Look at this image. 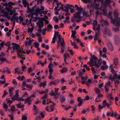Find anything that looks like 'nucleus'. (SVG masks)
Segmentation results:
<instances>
[{
    "label": "nucleus",
    "instance_id": "4c0bfd02",
    "mask_svg": "<svg viewBox=\"0 0 120 120\" xmlns=\"http://www.w3.org/2000/svg\"><path fill=\"white\" fill-rule=\"evenodd\" d=\"M72 34L71 36V37H73L75 36L76 31L75 30H71Z\"/></svg>",
    "mask_w": 120,
    "mask_h": 120
},
{
    "label": "nucleus",
    "instance_id": "a878e982",
    "mask_svg": "<svg viewBox=\"0 0 120 120\" xmlns=\"http://www.w3.org/2000/svg\"><path fill=\"white\" fill-rule=\"evenodd\" d=\"M81 0L83 1L86 4L89 3V4H92V1L91 0Z\"/></svg>",
    "mask_w": 120,
    "mask_h": 120
},
{
    "label": "nucleus",
    "instance_id": "774afa93",
    "mask_svg": "<svg viewBox=\"0 0 120 120\" xmlns=\"http://www.w3.org/2000/svg\"><path fill=\"white\" fill-rule=\"evenodd\" d=\"M22 120H26L27 119V117L26 116L23 115L22 116Z\"/></svg>",
    "mask_w": 120,
    "mask_h": 120
},
{
    "label": "nucleus",
    "instance_id": "6ab92c4d",
    "mask_svg": "<svg viewBox=\"0 0 120 120\" xmlns=\"http://www.w3.org/2000/svg\"><path fill=\"white\" fill-rule=\"evenodd\" d=\"M107 46L109 50H112L113 49V47L112 44L110 42H108L107 44Z\"/></svg>",
    "mask_w": 120,
    "mask_h": 120
},
{
    "label": "nucleus",
    "instance_id": "9b49d317",
    "mask_svg": "<svg viewBox=\"0 0 120 120\" xmlns=\"http://www.w3.org/2000/svg\"><path fill=\"white\" fill-rule=\"evenodd\" d=\"M99 53L100 56L101 57H102L104 58L105 60H108L106 56L105 55V53H103V52L101 50H100L99 51Z\"/></svg>",
    "mask_w": 120,
    "mask_h": 120
},
{
    "label": "nucleus",
    "instance_id": "7c9ffc66",
    "mask_svg": "<svg viewBox=\"0 0 120 120\" xmlns=\"http://www.w3.org/2000/svg\"><path fill=\"white\" fill-rule=\"evenodd\" d=\"M60 6V7L59 8V9L57 10V11H60V10H61L62 11H64V6H65L61 4Z\"/></svg>",
    "mask_w": 120,
    "mask_h": 120
},
{
    "label": "nucleus",
    "instance_id": "2eb2a0df",
    "mask_svg": "<svg viewBox=\"0 0 120 120\" xmlns=\"http://www.w3.org/2000/svg\"><path fill=\"white\" fill-rule=\"evenodd\" d=\"M37 25L40 28L43 27V22L42 21H40L37 23Z\"/></svg>",
    "mask_w": 120,
    "mask_h": 120
},
{
    "label": "nucleus",
    "instance_id": "f8f14e48",
    "mask_svg": "<svg viewBox=\"0 0 120 120\" xmlns=\"http://www.w3.org/2000/svg\"><path fill=\"white\" fill-rule=\"evenodd\" d=\"M114 64L112 65H111L109 66V68L110 69V71L113 74H116V72L114 70L113 68H115V67L114 66Z\"/></svg>",
    "mask_w": 120,
    "mask_h": 120
},
{
    "label": "nucleus",
    "instance_id": "dca6fc26",
    "mask_svg": "<svg viewBox=\"0 0 120 120\" xmlns=\"http://www.w3.org/2000/svg\"><path fill=\"white\" fill-rule=\"evenodd\" d=\"M114 81V86L115 87V88L116 89L118 88V85L120 84V81L118 79L115 80Z\"/></svg>",
    "mask_w": 120,
    "mask_h": 120
},
{
    "label": "nucleus",
    "instance_id": "72a5a7b5",
    "mask_svg": "<svg viewBox=\"0 0 120 120\" xmlns=\"http://www.w3.org/2000/svg\"><path fill=\"white\" fill-rule=\"evenodd\" d=\"M0 60L1 62L4 63L5 62L7 61L8 60L4 57H2L0 58Z\"/></svg>",
    "mask_w": 120,
    "mask_h": 120
},
{
    "label": "nucleus",
    "instance_id": "3c124183",
    "mask_svg": "<svg viewBox=\"0 0 120 120\" xmlns=\"http://www.w3.org/2000/svg\"><path fill=\"white\" fill-rule=\"evenodd\" d=\"M55 105V103H53L52 105L50 106V108L51 109V110H49V111H50V112H52L54 110V109H53L52 107L54 106Z\"/></svg>",
    "mask_w": 120,
    "mask_h": 120
},
{
    "label": "nucleus",
    "instance_id": "864d4df0",
    "mask_svg": "<svg viewBox=\"0 0 120 120\" xmlns=\"http://www.w3.org/2000/svg\"><path fill=\"white\" fill-rule=\"evenodd\" d=\"M17 106L18 108H23L24 106V105L23 104H18L16 105Z\"/></svg>",
    "mask_w": 120,
    "mask_h": 120
},
{
    "label": "nucleus",
    "instance_id": "338daca9",
    "mask_svg": "<svg viewBox=\"0 0 120 120\" xmlns=\"http://www.w3.org/2000/svg\"><path fill=\"white\" fill-rule=\"evenodd\" d=\"M102 11L104 15L105 16L107 14V10L105 9H104L102 10Z\"/></svg>",
    "mask_w": 120,
    "mask_h": 120
},
{
    "label": "nucleus",
    "instance_id": "9d476101",
    "mask_svg": "<svg viewBox=\"0 0 120 120\" xmlns=\"http://www.w3.org/2000/svg\"><path fill=\"white\" fill-rule=\"evenodd\" d=\"M100 27L99 26L97 27L95 30H96V34L95 35V36H96V37H99V35H101V30H100Z\"/></svg>",
    "mask_w": 120,
    "mask_h": 120
},
{
    "label": "nucleus",
    "instance_id": "5701e85b",
    "mask_svg": "<svg viewBox=\"0 0 120 120\" xmlns=\"http://www.w3.org/2000/svg\"><path fill=\"white\" fill-rule=\"evenodd\" d=\"M15 20L17 22H19V20L18 18L17 17L12 16L11 17V21H15Z\"/></svg>",
    "mask_w": 120,
    "mask_h": 120
},
{
    "label": "nucleus",
    "instance_id": "680f3d73",
    "mask_svg": "<svg viewBox=\"0 0 120 120\" xmlns=\"http://www.w3.org/2000/svg\"><path fill=\"white\" fill-rule=\"evenodd\" d=\"M14 88L13 87H11L9 89V93L13 92V90Z\"/></svg>",
    "mask_w": 120,
    "mask_h": 120
},
{
    "label": "nucleus",
    "instance_id": "0eeeda50",
    "mask_svg": "<svg viewBox=\"0 0 120 120\" xmlns=\"http://www.w3.org/2000/svg\"><path fill=\"white\" fill-rule=\"evenodd\" d=\"M60 44V45H61L62 47L61 48V50L60 51V52L63 54L65 49V46L64 45L65 42L63 39L62 42H61Z\"/></svg>",
    "mask_w": 120,
    "mask_h": 120
},
{
    "label": "nucleus",
    "instance_id": "052dcab7",
    "mask_svg": "<svg viewBox=\"0 0 120 120\" xmlns=\"http://www.w3.org/2000/svg\"><path fill=\"white\" fill-rule=\"evenodd\" d=\"M77 10L78 11V12H80V11H81L82 10H83V9L81 7V6H80L77 9Z\"/></svg>",
    "mask_w": 120,
    "mask_h": 120
},
{
    "label": "nucleus",
    "instance_id": "c756f323",
    "mask_svg": "<svg viewBox=\"0 0 120 120\" xmlns=\"http://www.w3.org/2000/svg\"><path fill=\"white\" fill-rule=\"evenodd\" d=\"M57 36L58 37V41L57 44H59L61 42H62V41L61 40V38H60V34H58Z\"/></svg>",
    "mask_w": 120,
    "mask_h": 120
},
{
    "label": "nucleus",
    "instance_id": "20e7f679",
    "mask_svg": "<svg viewBox=\"0 0 120 120\" xmlns=\"http://www.w3.org/2000/svg\"><path fill=\"white\" fill-rule=\"evenodd\" d=\"M33 97H35L34 95L33 94L31 95L29 97H27V98H25V96H23L22 98V100L21 101H24L25 104L27 103L28 104H30L32 101L31 98Z\"/></svg>",
    "mask_w": 120,
    "mask_h": 120
},
{
    "label": "nucleus",
    "instance_id": "ddd939ff",
    "mask_svg": "<svg viewBox=\"0 0 120 120\" xmlns=\"http://www.w3.org/2000/svg\"><path fill=\"white\" fill-rule=\"evenodd\" d=\"M60 82V80L58 79H57L51 81L50 82V84L51 85H55L58 84Z\"/></svg>",
    "mask_w": 120,
    "mask_h": 120
},
{
    "label": "nucleus",
    "instance_id": "bf43d9fd",
    "mask_svg": "<svg viewBox=\"0 0 120 120\" xmlns=\"http://www.w3.org/2000/svg\"><path fill=\"white\" fill-rule=\"evenodd\" d=\"M82 14L83 16H88V13L86 12L85 11L83 10L82 12Z\"/></svg>",
    "mask_w": 120,
    "mask_h": 120
},
{
    "label": "nucleus",
    "instance_id": "473e14b6",
    "mask_svg": "<svg viewBox=\"0 0 120 120\" xmlns=\"http://www.w3.org/2000/svg\"><path fill=\"white\" fill-rule=\"evenodd\" d=\"M120 25L119 26H115L114 25V26H116V28H112L113 30L115 32L119 31V26H120Z\"/></svg>",
    "mask_w": 120,
    "mask_h": 120
},
{
    "label": "nucleus",
    "instance_id": "a211bd4d",
    "mask_svg": "<svg viewBox=\"0 0 120 120\" xmlns=\"http://www.w3.org/2000/svg\"><path fill=\"white\" fill-rule=\"evenodd\" d=\"M98 23L96 20L93 21V29L95 30L96 29V26L97 25Z\"/></svg>",
    "mask_w": 120,
    "mask_h": 120
},
{
    "label": "nucleus",
    "instance_id": "f257e3e1",
    "mask_svg": "<svg viewBox=\"0 0 120 120\" xmlns=\"http://www.w3.org/2000/svg\"><path fill=\"white\" fill-rule=\"evenodd\" d=\"M114 19H113L111 16L112 12L109 11L108 14H106L105 16L109 18L111 20V23L114 24L115 26H119L120 24V19L118 17V14L116 11H114L113 12Z\"/></svg>",
    "mask_w": 120,
    "mask_h": 120
},
{
    "label": "nucleus",
    "instance_id": "69168bd1",
    "mask_svg": "<svg viewBox=\"0 0 120 120\" xmlns=\"http://www.w3.org/2000/svg\"><path fill=\"white\" fill-rule=\"evenodd\" d=\"M0 71L2 72H4L6 71V68H3L2 69L0 70Z\"/></svg>",
    "mask_w": 120,
    "mask_h": 120
},
{
    "label": "nucleus",
    "instance_id": "f03ea898",
    "mask_svg": "<svg viewBox=\"0 0 120 120\" xmlns=\"http://www.w3.org/2000/svg\"><path fill=\"white\" fill-rule=\"evenodd\" d=\"M11 45L13 46L12 47V49L14 50L16 49L17 54L18 56H20L21 53L22 52V50H21L20 47L19 45L18 44L15 43H12Z\"/></svg>",
    "mask_w": 120,
    "mask_h": 120
},
{
    "label": "nucleus",
    "instance_id": "412c9836",
    "mask_svg": "<svg viewBox=\"0 0 120 120\" xmlns=\"http://www.w3.org/2000/svg\"><path fill=\"white\" fill-rule=\"evenodd\" d=\"M70 43L71 44V45L72 46L73 48L75 49H78V47L77 46L76 44V43L73 42L71 41H70Z\"/></svg>",
    "mask_w": 120,
    "mask_h": 120
},
{
    "label": "nucleus",
    "instance_id": "c85d7f7f",
    "mask_svg": "<svg viewBox=\"0 0 120 120\" xmlns=\"http://www.w3.org/2000/svg\"><path fill=\"white\" fill-rule=\"evenodd\" d=\"M52 28V25L51 24H49L48 25L46 29L48 31H51V29Z\"/></svg>",
    "mask_w": 120,
    "mask_h": 120
},
{
    "label": "nucleus",
    "instance_id": "a18cd8bd",
    "mask_svg": "<svg viewBox=\"0 0 120 120\" xmlns=\"http://www.w3.org/2000/svg\"><path fill=\"white\" fill-rule=\"evenodd\" d=\"M46 82H44V83H41L39 86L41 87H44L46 85Z\"/></svg>",
    "mask_w": 120,
    "mask_h": 120
},
{
    "label": "nucleus",
    "instance_id": "de8ad7c7",
    "mask_svg": "<svg viewBox=\"0 0 120 120\" xmlns=\"http://www.w3.org/2000/svg\"><path fill=\"white\" fill-rule=\"evenodd\" d=\"M56 38V36L55 35L52 38V40L51 42V43H55V41Z\"/></svg>",
    "mask_w": 120,
    "mask_h": 120
},
{
    "label": "nucleus",
    "instance_id": "2f4dec72",
    "mask_svg": "<svg viewBox=\"0 0 120 120\" xmlns=\"http://www.w3.org/2000/svg\"><path fill=\"white\" fill-rule=\"evenodd\" d=\"M72 38H73L74 39V42H75L76 41L78 43H79V42H81L80 40L78 38H77L75 36L74 37H73Z\"/></svg>",
    "mask_w": 120,
    "mask_h": 120
},
{
    "label": "nucleus",
    "instance_id": "4be33fe9",
    "mask_svg": "<svg viewBox=\"0 0 120 120\" xmlns=\"http://www.w3.org/2000/svg\"><path fill=\"white\" fill-rule=\"evenodd\" d=\"M67 69L65 68H62V70H60V71L61 73H66L68 71Z\"/></svg>",
    "mask_w": 120,
    "mask_h": 120
},
{
    "label": "nucleus",
    "instance_id": "49530a36",
    "mask_svg": "<svg viewBox=\"0 0 120 120\" xmlns=\"http://www.w3.org/2000/svg\"><path fill=\"white\" fill-rule=\"evenodd\" d=\"M107 33L108 36H111L112 35V34L111 33V32L109 29L107 31Z\"/></svg>",
    "mask_w": 120,
    "mask_h": 120
},
{
    "label": "nucleus",
    "instance_id": "e2e57ef3",
    "mask_svg": "<svg viewBox=\"0 0 120 120\" xmlns=\"http://www.w3.org/2000/svg\"><path fill=\"white\" fill-rule=\"evenodd\" d=\"M53 19L56 22H58L59 20V19L56 16L54 17L53 18Z\"/></svg>",
    "mask_w": 120,
    "mask_h": 120
},
{
    "label": "nucleus",
    "instance_id": "5fc2aeb1",
    "mask_svg": "<svg viewBox=\"0 0 120 120\" xmlns=\"http://www.w3.org/2000/svg\"><path fill=\"white\" fill-rule=\"evenodd\" d=\"M40 44L38 42H34V45L35 47L37 48L39 47Z\"/></svg>",
    "mask_w": 120,
    "mask_h": 120
},
{
    "label": "nucleus",
    "instance_id": "423d86ee",
    "mask_svg": "<svg viewBox=\"0 0 120 120\" xmlns=\"http://www.w3.org/2000/svg\"><path fill=\"white\" fill-rule=\"evenodd\" d=\"M19 90H17L16 91V93L13 96L15 98V100H17L18 101H21L22 98H20L19 97Z\"/></svg>",
    "mask_w": 120,
    "mask_h": 120
},
{
    "label": "nucleus",
    "instance_id": "ea45409f",
    "mask_svg": "<svg viewBox=\"0 0 120 120\" xmlns=\"http://www.w3.org/2000/svg\"><path fill=\"white\" fill-rule=\"evenodd\" d=\"M115 79V80L119 79L120 80V75H118L117 74H114Z\"/></svg>",
    "mask_w": 120,
    "mask_h": 120
},
{
    "label": "nucleus",
    "instance_id": "6e6d98bb",
    "mask_svg": "<svg viewBox=\"0 0 120 120\" xmlns=\"http://www.w3.org/2000/svg\"><path fill=\"white\" fill-rule=\"evenodd\" d=\"M11 113L12 114H13V113H14L13 112H12ZM8 116L10 118L11 120H13L14 116L13 114H10L8 115Z\"/></svg>",
    "mask_w": 120,
    "mask_h": 120
},
{
    "label": "nucleus",
    "instance_id": "603ef678",
    "mask_svg": "<svg viewBox=\"0 0 120 120\" xmlns=\"http://www.w3.org/2000/svg\"><path fill=\"white\" fill-rule=\"evenodd\" d=\"M3 108L5 109H7L8 108V106L6 104H4L3 105Z\"/></svg>",
    "mask_w": 120,
    "mask_h": 120
},
{
    "label": "nucleus",
    "instance_id": "6e6552de",
    "mask_svg": "<svg viewBox=\"0 0 120 120\" xmlns=\"http://www.w3.org/2000/svg\"><path fill=\"white\" fill-rule=\"evenodd\" d=\"M28 12L31 13V14H32L33 15H37L38 14L36 10L34 9H28Z\"/></svg>",
    "mask_w": 120,
    "mask_h": 120
},
{
    "label": "nucleus",
    "instance_id": "58836bf2",
    "mask_svg": "<svg viewBox=\"0 0 120 120\" xmlns=\"http://www.w3.org/2000/svg\"><path fill=\"white\" fill-rule=\"evenodd\" d=\"M114 64V66H116L117 65V64L118 63V59L117 58H115V59H113Z\"/></svg>",
    "mask_w": 120,
    "mask_h": 120
},
{
    "label": "nucleus",
    "instance_id": "7ed1b4c3",
    "mask_svg": "<svg viewBox=\"0 0 120 120\" xmlns=\"http://www.w3.org/2000/svg\"><path fill=\"white\" fill-rule=\"evenodd\" d=\"M92 58L94 60V63L96 67L98 68L100 66L102 63V59L98 60L94 56H93Z\"/></svg>",
    "mask_w": 120,
    "mask_h": 120
},
{
    "label": "nucleus",
    "instance_id": "aec40b11",
    "mask_svg": "<svg viewBox=\"0 0 120 120\" xmlns=\"http://www.w3.org/2000/svg\"><path fill=\"white\" fill-rule=\"evenodd\" d=\"M94 40L95 41L97 40L99 43H101V38L100 37H96V36L94 38Z\"/></svg>",
    "mask_w": 120,
    "mask_h": 120
},
{
    "label": "nucleus",
    "instance_id": "c9c22d12",
    "mask_svg": "<svg viewBox=\"0 0 120 120\" xmlns=\"http://www.w3.org/2000/svg\"><path fill=\"white\" fill-rule=\"evenodd\" d=\"M33 15L32 14H29L28 15V17L30 18V23H31V21L32 19H33L34 18L33 17Z\"/></svg>",
    "mask_w": 120,
    "mask_h": 120
},
{
    "label": "nucleus",
    "instance_id": "39448f33",
    "mask_svg": "<svg viewBox=\"0 0 120 120\" xmlns=\"http://www.w3.org/2000/svg\"><path fill=\"white\" fill-rule=\"evenodd\" d=\"M80 12H78L75 14H73L74 18L77 19L76 21V22H79L81 19L82 18L80 16Z\"/></svg>",
    "mask_w": 120,
    "mask_h": 120
},
{
    "label": "nucleus",
    "instance_id": "4d7b16f0",
    "mask_svg": "<svg viewBox=\"0 0 120 120\" xmlns=\"http://www.w3.org/2000/svg\"><path fill=\"white\" fill-rule=\"evenodd\" d=\"M8 4L10 6H13L16 4L15 3H13L12 2H9L8 3Z\"/></svg>",
    "mask_w": 120,
    "mask_h": 120
},
{
    "label": "nucleus",
    "instance_id": "37998d69",
    "mask_svg": "<svg viewBox=\"0 0 120 120\" xmlns=\"http://www.w3.org/2000/svg\"><path fill=\"white\" fill-rule=\"evenodd\" d=\"M23 4L24 5V6L26 7L28 4L27 3L26 1V0H22Z\"/></svg>",
    "mask_w": 120,
    "mask_h": 120
},
{
    "label": "nucleus",
    "instance_id": "bb28decb",
    "mask_svg": "<svg viewBox=\"0 0 120 120\" xmlns=\"http://www.w3.org/2000/svg\"><path fill=\"white\" fill-rule=\"evenodd\" d=\"M49 79H55V78L52 75V73L53 72L49 71Z\"/></svg>",
    "mask_w": 120,
    "mask_h": 120
},
{
    "label": "nucleus",
    "instance_id": "cd10ccee",
    "mask_svg": "<svg viewBox=\"0 0 120 120\" xmlns=\"http://www.w3.org/2000/svg\"><path fill=\"white\" fill-rule=\"evenodd\" d=\"M92 83V80L90 79H89L86 82V84L87 86H90V84Z\"/></svg>",
    "mask_w": 120,
    "mask_h": 120
},
{
    "label": "nucleus",
    "instance_id": "1a4fd4ad",
    "mask_svg": "<svg viewBox=\"0 0 120 120\" xmlns=\"http://www.w3.org/2000/svg\"><path fill=\"white\" fill-rule=\"evenodd\" d=\"M6 10L8 11V14L10 15H11L15 12V11L9 8L6 7L5 8Z\"/></svg>",
    "mask_w": 120,
    "mask_h": 120
},
{
    "label": "nucleus",
    "instance_id": "f704fd0d",
    "mask_svg": "<svg viewBox=\"0 0 120 120\" xmlns=\"http://www.w3.org/2000/svg\"><path fill=\"white\" fill-rule=\"evenodd\" d=\"M60 93L59 92L58 93H55V95H54V97L55 98H58L59 95H60Z\"/></svg>",
    "mask_w": 120,
    "mask_h": 120
},
{
    "label": "nucleus",
    "instance_id": "393cba45",
    "mask_svg": "<svg viewBox=\"0 0 120 120\" xmlns=\"http://www.w3.org/2000/svg\"><path fill=\"white\" fill-rule=\"evenodd\" d=\"M102 103L104 107H105L106 106L108 107H109L110 106V104L106 103V101L105 100H104Z\"/></svg>",
    "mask_w": 120,
    "mask_h": 120
},
{
    "label": "nucleus",
    "instance_id": "0e129e2a",
    "mask_svg": "<svg viewBox=\"0 0 120 120\" xmlns=\"http://www.w3.org/2000/svg\"><path fill=\"white\" fill-rule=\"evenodd\" d=\"M6 79L4 78V81L0 80V85L1 84H4L6 82V81L5 80Z\"/></svg>",
    "mask_w": 120,
    "mask_h": 120
},
{
    "label": "nucleus",
    "instance_id": "4468645a",
    "mask_svg": "<svg viewBox=\"0 0 120 120\" xmlns=\"http://www.w3.org/2000/svg\"><path fill=\"white\" fill-rule=\"evenodd\" d=\"M53 66V65L52 63V61H51L48 66V68L49 69V71H50L52 72L53 71V70L52 69Z\"/></svg>",
    "mask_w": 120,
    "mask_h": 120
},
{
    "label": "nucleus",
    "instance_id": "c03bdc74",
    "mask_svg": "<svg viewBox=\"0 0 120 120\" xmlns=\"http://www.w3.org/2000/svg\"><path fill=\"white\" fill-rule=\"evenodd\" d=\"M64 58L66 59V58L70 57L69 54L68 53H65L64 54Z\"/></svg>",
    "mask_w": 120,
    "mask_h": 120
},
{
    "label": "nucleus",
    "instance_id": "a19ab883",
    "mask_svg": "<svg viewBox=\"0 0 120 120\" xmlns=\"http://www.w3.org/2000/svg\"><path fill=\"white\" fill-rule=\"evenodd\" d=\"M34 30V28H33L32 27L31 28H29L28 29V32L29 34H31L32 33V31Z\"/></svg>",
    "mask_w": 120,
    "mask_h": 120
},
{
    "label": "nucleus",
    "instance_id": "13d9d810",
    "mask_svg": "<svg viewBox=\"0 0 120 120\" xmlns=\"http://www.w3.org/2000/svg\"><path fill=\"white\" fill-rule=\"evenodd\" d=\"M115 76H114V75L113 76V77H112V76L111 75L110 77H109V79L111 80L112 81H113V80H115Z\"/></svg>",
    "mask_w": 120,
    "mask_h": 120
},
{
    "label": "nucleus",
    "instance_id": "b1692460",
    "mask_svg": "<svg viewBox=\"0 0 120 120\" xmlns=\"http://www.w3.org/2000/svg\"><path fill=\"white\" fill-rule=\"evenodd\" d=\"M117 116V113L116 112H114L113 111H112V112L111 113L110 116L112 117L114 116L116 118Z\"/></svg>",
    "mask_w": 120,
    "mask_h": 120
},
{
    "label": "nucleus",
    "instance_id": "e433bc0d",
    "mask_svg": "<svg viewBox=\"0 0 120 120\" xmlns=\"http://www.w3.org/2000/svg\"><path fill=\"white\" fill-rule=\"evenodd\" d=\"M60 97H61V99L60 101L61 102H63L65 101V98L63 95H61L60 96Z\"/></svg>",
    "mask_w": 120,
    "mask_h": 120
},
{
    "label": "nucleus",
    "instance_id": "09e8293b",
    "mask_svg": "<svg viewBox=\"0 0 120 120\" xmlns=\"http://www.w3.org/2000/svg\"><path fill=\"white\" fill-rule=\"evenodd\" d=\"M95 91L96 93L97 94H99L100 92V90L97 88H95Z\"/></svg>",
    "mask_w": 120,
    "mask_h": 120
},
{
    "label": "nucleus",
    "instance_id": "f3484780",
    "mask_svg": "<svg viewBox=\"0 0 120 120\" xmlns=\"http://www.w3.org/2000/svg\"><path fill=\"white\" fill-rule=\"evenodd\" d=\"M112 2V1L111 0H105L104 3V5L105 6H106L109 4L110 3Z\"/></svg>",
    "mask_w": 120,
    "mask_h": 120
},
{
    "label": "nucleus",
    "instance_id": "8fccbe9b",
    "mask_svg": "<svg viewBox=\"0 0 120 120\" xmlns=\"http://www.w3.org/2000/svg\"><path fill=\"white\" fill-rule=\"evenodd\" d=\"M98 94L97 96V98L98 99H99L100 98H102L103 97V95L102 94H101L100 93Z\"/></svg>",
    "mask_w": 120,
    "mask_h": 120
},
{
    "label": "nucleus",
    "instance_id": "79ce46f5",
    "mask_svg": "<svg viewBox=\"0 0 120 120\" xmlns=\"http://www.w3.org/2000/svg\"><path fill=\"white\" fill-rule=\"evenodd\" d=\"M61 4L60 3H57L56 4H57V6L56 7H55L54 8V10H55V11H57V10L58 8V7L60 6L61 5Z\"/></svg>",
    "mask_w": 120,
    "mask_h": 120
}]
</instances>
